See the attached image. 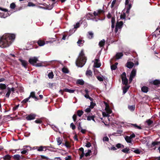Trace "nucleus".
<instances>
[{
	"mask_svg": "<svg viewBox=\"0 0 160 160\" xmlns=\"http://www.w3.org/2000/svg\"><path fill=\"white\" fill-rule=\"evenodd\" d=\"M15 36L13 34L6 33L0 38V47L5 48L9 47L15 39Z\"/></svg>",
	"mask_w": 160,
	"mask_h": 160,
	"instance_id": "nucleus-1",
	"label": "nucleus"
},
{
	"mask_svg": "<svg viewBox=\"0 0 160 160\" xmlns=\"http://www.w3.org/2000/svg\"><path fill=\"white\" fill-rule=\"evenodd\" d=\"M87 60V58L85 56L83 49H82L79 54L78 58L76 62V65L78 67H82L84 66Z\"/></svg>",
	"mask_w": 160,
	"mask_h": 160,
	"instance_id": "nucleus-2",
	"label": "nucleus"
},
{
	"mask_svg": "<svg viewBox=\"0 0 160 160\" xmlns=\"http://www.w3.org/2000/svg\"><path fill=\"white\" fill-rule=\"evenodd\" d=\"M102 104L105 107V111L102 112L103 117H109L110 116L109 114L111 113L112 112V110L110 108L108 104L105 101L103 102Z\"/></svg>",
	"mask_w": 160,
	"mask_h": 160,
	"instance_id": "nucleus-3",
	"label": "nucleus"
},
{
	"mask_svg": "<svg viewBox=\"0 0 160 160\" xmlns=\"http://www.w3.org/2000/svg\"><path fill=\"white\" fill-rule=\"evenodd\" d=\"M38 61V58L36 57H34L29 58L28 62L34 66Z\"/></svg>",
	"mask_w": 160,
	"mask_h": 160,
	"instance_id": "nucleus-4",
	"label": "nucleus"
},
{
	"mask_svg": "<svg viewBox=\"0 0 160 160\" xmlns=\"http://www.w3.org/2000/svg\"><path fill=\"white\" fill-rule=\"evenodd\" d=\"M32 98L35 100H38L39 99L36 96L35 92H32L30 93V95L29 97L24 99V100H29V99L31 98Z\"/></svg>",
	"mask_w": 160,
	"mask_h": 160,
	"instance_id": "nucleus-5",
	"label": "nucleus"
},
{
	"mask_svg": "<svg viewBox=\"0 0 160 160\" xmlns=\"http://www.w3.org/2000/svg\"><path fill=\"white\" fill-rule=\"evenodd\" d=\"M150 84L154 85L157 87H158L160 85V80L155 79L154 80H152L150 82Z\"/></svg>",
	"mask_w": 160,
	"mask_h": 160,
	"instance_id": "nucleus-6",
	"label": "nucleus"
},
{
	"mask_svg": "<svg viewBox=\"0 0 160 160\" xmlns=\"http://www.w3.org/2000/svg\"><path fill=\"white\" fill-rule=\"evenodd\" d=\"M75 91V90L74 89H70L68 88H65L63 89V90H60L59 91V92L61 93L62 94H63V92H67L70 93H73Z\"/></svg>",
	"mask_w": 160,
	"mask_h": 160,
	"instance_id": "nucleus-7",
	"label": "nucleus"
},
{
	"mask_svg": "<svg viewBox=\"0 0 160 160\" xmlns=\"http://www.w3.org/2000/svg\"><path fill=\"white\" fill-rule=\"evenodd\" d=\"M18 60L21 62L22 66L23 67L25 68H27L28 64V62L27 61L25 60H23L21 58L19 59Z\"/></svg>",
	"mask_w": 160,
	"mask_h": 160,
	"instance_id": "nucleus-8",
	"label": "nucleus"
},
{
	"mask_svg": "<svg viewBox=\"0 0 160 160\" xmlns=\"http://www.w3.org/2000/svg\"><path fill=\"white\" fill-rule=\"evenodd\" d=\"M36 115L34 114H31L27 116L26 119L28 120H33L35 118Z\"/></svg>",
	"mask_w": 160,
	"mask_h": 160,
	"instance_id": "nucleus-9",
	"label": "nucleus"
},
{
	"mask_svg": "<svg viewBox=\"0 0 160 160\" xmlns=\"http://www.w3.org/2000/svg\"><path fill=\"white\" fill-rule=\"evenodd\" d=\"M123 25V22L122 21L117 22L116 25V27L119 29H121L122 28Z\"/></svg>",
	"mask_w": 160,
	"mask_h": 160,
	"instance_id": "nucleus-10",
	"label": "nucleus"
},
{
	"mask_svg": "<svg viewBox=\"0 0 160 160\" xmlns=\"http://www.w3.org/2000/svg\"><path fill=\"white\" fill-rule=\"evenodd\" d=\"M134 65V63L132 62H127L126 64V66L129 68H132Z\"/></svg>",
	"mask_w": 160,
	"mask_h": 160,
	"instance_id": "nucleus-11",
	"label": "nucleus"
},
{
	"mask_svg": "<svg viewBox=\"0 0 160 160\" xmlns=\"http://www.w3.org/2000/svg\"><path fill=\"white\" fill-rule=\"evenodd\" d=\"M122 84L125 85H127L128 80L126 78V77H122Z\"/></svg>",
	"mask_w": 160,
	"mask_h": 160,
	"instance_id": "nucleus-12",
	"label": "nucleus"
},
{
	"mask_svg": "<svg viewBox=\"0 0 160 160\" xmlns=\"http://www.w3.org/2000/svg\"><path fill=\"white\" fill-rule=\"evenodd\" d=\"M38 45L39 46H42L45 44V42L44 41L42 40L41 39H39L37 42Z\"/></svg>",
	"mask_w": 160,
	"mask_h": 160,
	"instance_id": "nucleus-13",
	"label": "nucleus"
},
{
	"mask_svg": "<svg viewBox=\"0 0 160 160\" xmlns=\"http://www.w3.org/2000/svg\"><path fill=\"white\" fill-rule=\"evenodd\" d=\"M123 56V54L122 52L117 53L115 55V58L116 59H118L121 58Z\"/></svg>",
	"mask_w": 160,
	"mask_h": 160,
	"instance_id": "nucleus-14",
	"label": "nucleus"
},
{
	"mask_svg": "<svg viewBox=\"0 0 160 160\" xmlns=\"http://www.w3.org/2000/svg\"><path fill=\"white\" fill-rule=\"evenodd\" d=\"M126 6L127 9L126 13L128 14L129 13L130 10L132 6V4H128V5H126Z\"/></svg>",
	"mask_w": 160,
	"mask_h": 160,
	"instance_id": "nucleus-15",
	"label": "nucleus"
},
{
	"mask_svg": "<svg viewBox=\"0 0 160 160\" xmlns=\"http://www.w3.org/2000/svg\"><path fill=\"white\" fill-rule=\"evenodd\" d=\"M85 92H86V94H85L84 96L87 98H88L90 99V100H93V99L89 97L88 95V92L89 91L88 89H85Z\"/></svg>",
	"mask_w": 160,
	"mask_h": 160,
	"instance_id": "nucleus-16",
	"label": "nucleus"
},
{
	"mask_svg": "<svg viewBox=\"0 0 160 160\" xmlns=\"http://www.w3.org/2000/svg\"><path fill=\"white\" fill-rule=\"evenodd\" d=\"M84 42V40L79 39L77 42V43L78 45V46L82 47L83 46Z\"/></svg>",
	"mask_w": 160,
	"mask_h": 160,
	"instance_id": "nucleus-17",
	"label": "nucleus"
},
{
	"mask_svg": "<svg viewBox=\"0 0 160 160\" xmlns=\"http://www.w3.org/2000/svg\"><path fill=\"white\" fill-rule=\"evenodd\" d=\"M129 87L130 86H128V85H125V86L123 87V92L124 94L125 93L127 92Z\"/></svg>",
	"mask_w": 160,
	"mask_h": 160,
	"instance_id": "nucleus-18",
	"label": "nucleus"
},
{
	"mask_svg": "<svg viewBox=\"0 0 160 160\" xmlns=\"http://www.w3.org/2000/svg\"><path fill=\"white\" fill-rule=\"evenodd\" d=\"M86 75L88 77H92V71L90 70H88L86 72Z\"/></svg>",
	"mask_w": 160,
	"mask_h": 160,
	"instance_id": "nucleus-19",
	"label": "nucleus"
},
{
	"mask_svg": "<svg viewBox=\"0 0 160 160\" xmlns=\"http://www.w3.org/2000/svg\"><path fill=\"white\" fill-rule=\"evenodd\" d=\"M76 83L80 85H82L84 84V82L82 79H78Z\"/></svg>",
	"mask_w": 160,
	"mask_h": 160,
	"instance_id": "nucleus-20",
	"label": "nucleus"
},
{
	"mask_svg": "<svg viewBox=\"0 0 160 160\" xmlns=\"http://www.w3.org/2000/svg\"><path fill=\"white\" fill-rule=\"evenodd\" d=\"M136 70L135 69L133 68L132 70V71L131 72V73L130 74V76H132L133 77H134L136 75Z\"/></svg>",
	"mask_w": 160,
	"mask_h": 160,
	"instance_id": "nucleus-21",
	"label": "nucleus"
},
{
	"mask_svg": "<svg viewBox=\"0 0 160 160\" xmlns=\"http://www.w3.org/2000/svg\"><path fill=\"white\" fill-rule=\"evenodd\" d=\"M148 87L144 86L142 87L141 88L142 91L146 93L148 91Z\"/></svg>",
	"mask_w": 160,
	"mask_h": 160,
	"instance_id": "nucleus-22",
	"label": "nucleus"
},
{
	"mask_svg": "<svg viewBox=\"0 0 160 160\" xmlns=\"http://www.w3.org/2000/svg\"><path fill=\"white\" fill-rule=\"evenodd\" d=\"M105 43V40L103 39L102 40L99 42V45L100 47H102L104 46Z\"/></svg>",
	"mask_w": 160,
	"mask_h": 160,
	"instance_id": "nucleus-23",
	"label": "nucleus"
},
{
	"mask_svg": "<svg viewBox=\"0 0 160 160\" xmlns=\"http://www.w3.org/2000/svg\"><path fill=\"white\" fill-rule=\"evenodd\" d=\"M125 139L128 143H131V138L128 136H125Z\"/></svg>",
	"mask_w": 160,
	"mask_h": 160,
	"instance_id": "nucleus-24",
	"label": "nucleus"
},
{
	"mask_svg": "<svg viewBox=\"0 0 160 160\" xmlns=\"http://www.w3.org/2000/svg\"><path fill=\"white\" fill-rule=\"evenodd\" d=\"M88 38L89 39H91L93 37V33L92 32L89 31L88 32Z\"/></svg>",
	"mask_w": 160,
	"mask_h": 160,
	"instance_id": "nucleus-25",
	"label": "nucleus"
},
{
	"mask_svg": "<svg viewBox=\"0 0 160 160\" xmlns=\"http://www.w3.org/2000/svg\"><path fill=\"white\" fill-rule=\"evenodd\" d=\"M13 158L15 160H20L21 157L18 154L15 155L13 156Z\"/></svg>",
	"mask_w": 160,
	"mask_h": 160,
	"instance_id": "nucleus-26",
	"label": "nucleus"
},
{
	"mask_svg": "<svg viewBox=\"0 0 160 160\" xmlns=\"http://www.w3.org/2000/svg\"><path fill=\"white\" fill-rule=\"evenodd\" d=\"M7 86L4 84H0V89L1 90H3L6 88Z\"/></svg>",
	"mask_w": 160,
	"mask_h": 160,
	"instance_id": "nucleus-27",
	"label": "nucleus"
},
{
	"mask_svg": "<svg viewBox=\"0 0 160 160\" xmlns=\"http://www.w3.org/2000/svg\"><path fill=\"white\" fill-rule=\"evenodd\" d=\"M56 2H53L51 5L49 4V5L47 7L48 9V10H51L54 7V4H56Z\"/></svg>",
	"mask_w": 160,
	"mask_h": 160,
	"instance_id": "nucleus-28",
	"label": "nucleus"
},
{
	"mask_svg": "<svg viewBox=\"0 0 160 160\" xmlns=\"http://www.w3.org/2000/svg\"><path fill=\"white\" fill-rule=\"evenodd\" d=\"M95 117L94 116H89L87 117V119L88 121H90L91 120H92L93 121L95 122L94 118Z\"/></svg>",
	"mask_w": 160,
	"mask_h": 160,
	"instance_id": "nucleus-29",
	"label": "nucleus"
},
{
	"mask_svg": "<svg viewBox=\"0 0 160 160\" xmlns=\"http://www.w3.org/2000/svg\"><path fill=\"white\" fill-rule=\"evenodd\" d=\"M8 92L6 94L5 96L6 97L8 98L11 92V90H10V88H8Z\"/></svg>",
	"mask_w": 160,
	"mask_h": 160,
	"instance_id": "nucleus-30",
	"label": "nucleus"
},
{
	"mask_svg": "<svg viewBox=\"0 0 160 160\" xmlns=\"http://www.w3.org/2000/svg\"><path fill=\"white\" fill-rule=\"evenodd\" d=\"M62 72L65 73H68L69 72V71L68 69L67 68L63 67L62 69Z\"/></svg>",
	"mask_w": 160,
	"mask_h": 160,
	"instance_id": "nucleus-31",
	"label": "nucleus"
},
{
	"mask_svg": "<svg viewBox=\"0 0 160 160\" xmlns=\"http://www.w3.org/2000/svg\"><path fill=\"white\" fill-rule=\"evenodd\" d=\"M45 149V150H46V147H43L42 146H40L38 147V151H42L44 150V149Z\"/></svg>",
	"mask_w": 160,
	"mask_h": 160,
	"instance_id": "nucleus-32",
	"label": "nucleus"
},
{
	"mask_svg": "<svg viewBox=\"0 0 160 160\" xmlns=\"http://www.w3.org/2000/svg\"><path fill=\"white\" fill-rule=\"evenodd\" d=\"M94 67L97 68H99L101 66V64L98 62H94Z\"/></svg>",
	"mask_w": 160,
	"mask_h": 160,
	"instance_id": "nucleus-33",
	"label": "nucleus"
},
{
	"mask_svg": "<svg viewBox=\"0 0 160 160\" xmlns=\"http://www.w3.org/2000/svg\"><path fill=\"white\" fill-rule=\"evenodd\" d=\"M122 152L125 153H128L129 151V149L128 148H126L122 150Z\"/></svg>",
	"mask_w": 160,
	"mask_h": 160,
	"instance_id": "nucleus-34",
	"label": "nucleus"
},
{
	"mask_svg": "<svg viewBox=\"0 0 160 160\" xmlns=\"http://www.w3.org/2000/svg\"><path fill=\"white\" fill-rule=\"evenodd\" d=\"M77 112L78 115L79 117H80L83 113V111L82 110H78Z\"/></svg>",
	"mask_w": 160,
	"mask_h": 160,
	"instance_id": "nucleus-35",
	"label": "nucleus"
},
{
	"mask_svg": "<svg viewBox=\"0 0 160 160\" xmlns=\"http://www.w3.org/2000/svg\"><path fill=\"white\" fill-rule=\"evenodd\" d=\"M48 77L49 78L52 79L53 78V72H51L48 74Z\"/></svg>",
	"mask_w": 160,
	"mask_h": 160,
	"instance_id": "nucleus-36",
	"label": "nucleus"
},
{
	"mask_svg": "<svg viewBox=\"0 0 160 160\" xmlns=\"http://www.w3.org/2000/svg\"><path fill=\"white\" fill-rule=\"evenodd\" d=\"M96 78L97 79L99 80V81H103V77H101L99 76H96Z\"/></svg>",
	"mask_w": 160,
	"mask_h": 160,
	"instance_id": "nucleus-37",
	"label": "nucleus"
},
{
	"mask_svg": "<svg viewBox=\"0 0 160 160\" xmlns=\"http://www.w3.org/2000/svg\"><path fill=\"white\" fill-rule=\"evenodd\" d=\"M57 141L58 142V145H60L62 143V141L60 138H57Z\"/></svg>",
	"mask_w": 160,
	"mask_h": 160,
	"instance_id": "nucleus-38",
	"label": "nucleus"
},
{
	"mask_svg": "<svg viewBox=\"0 0 160 160\" xmlns=\"http://www.w3.org/2000/svg\"><path fill=\"white\" fill-rule=\"evenodd\" d=\"M11 157L9 155H7L3 157V159L4 160H9L10 159Z\"/></svg>",
	"mask_w": 160,
	"mask_h": 160,
	"instance_id": "nucleus-39",
	"label": "nucleus"
},
{
	"mask_svg": "<svg viewBox=\"0 0 160 160\" xmlns=\"http://www.w3.org/2000/svg\"><path fill=\"white\" fill-rule=\"evenodd\" d=\"M16 7V4L14 2L11 3L10 5V8L12 9H14Z\"/></svg>",
	"mask_w": 160,
	"mask_h": 160,
	"instance_id": "nucleus-40",
	"label": "nucleus"
},
{
	"mask_svg": "<svg viewBox=\"0 0 160 160\" xmlns=\"http://www.w3.org/2000/svg\"><path fill=\"white\" fill-rule=\"evenodd\" d=\"M128 108L131 111H133L135 109L134 105L129 106H128Z\"/></svg>",
	"mask_w": 160,
	"mask_h": 160,
	"instance_id": "nucleus-41",
	"label": "nucleus"
},
{
	"mask_svg": "<svg viewBox=\"0 0 160 160\" xmlns=\"http://www.w3.org/2000/svg\"><path fill=\"white\" fill-rule=\"evenodd\" d=\"M96 105L95 103L93 102H90V107L91 108H93L94 106H95Z\"/></svg>",
	"mask_w": 160,
	"mask_h": 160,
	"instance_id": "nucleus-42",
	"label": "nucleus"
},
{
	"mask_svg": "<svg viewBox=\"0 0 160 160\" xmlns=\"http://www.w3.org/2000/svg\"><path fill=\"white\" fill-rule=\"evenodd\" d=\"M97 11L98 12L99 15L101 13H103L104 12V11L103 10H101L100 9L98 10Z\"/></svg>",
	"mask_w": 160,
	"mask_h": 160,
	"instance_id": "nucleus-43",
	"label": "nucleus"
},
{
	"mask_svg": "<svg viewBox=\"0 0 160 160\" xmlns=\"http://www.w3.org/2000/svg\"><path fill=\"white\" fill-rule=\"evenodd\" d=\"M28 6L29 7H34L35 6V5L31 2H29L28 3Z\"/></svg>",
	"mask_w": 160,
	"mask_h": 160,
	"instance_id": "nucleus-44",
	"label": "nucleus"
},
{
	"mask_svg": "<svg viewBox=\"0 0 160 160\" xmlns=\"http://www.w3.org/2000/svg\"><path fill=\"white\" fill-rule=\"evenodd\" d=\"M91 152V151L90 150H88L87 152L85 154V156L86 157H88L90 155V154Z\"/></svg>",
	"mask_w": 160,
	"mask_h": 160,
	"instance_id": "nucleus-45",
	"label": "nucleus"
},
{
	"mask_svg": "<svg viewBox=\"0 0 160 160\" xmlns=\"http://www.w3.org/2000/svg\"><path fill=\"white\" fill-rule=\"evenodd\" d=\"M146 122H147V124H148V125H151L153 122V121H151L150 119H149L148 120H147L146 121Z\"/></svg>",
	"mask_w": 160,
	"mask_h": 160,
	"instance_id": "nucleus-46",
	"label": "nucleus"
},
{
	"mask_svg": "<svg viewBox=\"0 0 160 160\" xmlns=\"http://www.w3.org/2000/svg\"><path fill=\"white\" fill-rule=\"evenodd\" d=\"M126 17L125 13L123 12V13L120 16V18L121 19H124Z\"/></svg>",
	"mask_w": 160,
	"mask_h": 160,
	"instance_id": "nucleus-47",
	"label": "nucleus"
},
{
	"mask_svg": "<svg viewBox=\"0 0 160 160\" xmlns=\"http://www.w3.org/2000/svg\"><path fill=\"white\" fill-rule=\"evenodd\" d=\"M80 27V23L79 22H77L76 24L74 25V28H77Z\"/></svg>",
	"mask_w": 160,
	"mask_h": 160,
	"instance_id": "nucleus-48",
	"label": "nucleus"
},
{
	"mask_svg": "<svg viewBox=\"0 0 160 160\" xmlns=\"http://www.w3.org/2000/svg\"><path fill=\"white\" fill-rule=\"evenodd\" d=\"M111 69L112 70H115L117 68V66L114 64L111 66Z\"/></svg>",
	"mask_w": 160,
	"mask_h": 160,
	"instance_id": "nucleus-49",
	"label": "nucleus"
},
{
	"mask_svg": "<svg viewBox=\"0 0 160 160\" xmlns=\"http://www.w3.org/2000/svg\"><path fill=\"white\" fill-rule=\"evenodd\" d=\"M23 150L21 152V153L22 154H25L29 151V149H27L26 150Z\"/></svg>",
	"mask_w": 160,
	"mask_h": 160,
	"instance_id": "nucleus-50",
	"label": "nucleus"
},
{
	"mask_svg": "<svg viewBox=\"0 0 160 160\" xmlns=\"http://www.w3.org/2000/svg\"><path fill=\"white\" fill-rule=\"evenodd\" d=\"M132 125L136 128H137L139 129H141V127L138 126L136 124H132Z\"/></svg>",
	"mask_w": 160,
	"mask_h": 160,
	"instance_id": "nucleus-51",
	"label": "nucleus"
},
{
	"mask_svg": "<svg viewBox=\"0 0 160 160\" xmlns=\"http://www.w3.org/2000/svg\"><path fill=\"white\" fill-rule=\"evenodd\" d=\"M65 145L67 148H69L70 147L69 143L68 142H65Z\"/></svg>",
	"mask_w": 160,
	"mask_h": 160,
	"instance_id": "nucleus-52",
	"label": "nucleus"
},
{
	"mask_svg": "<svg viewBox=\"0 0 160 160\" xmlns=\"http://www.w3.org/2000/svg\"><path fill=\"white\" fill-rule=\"evenodd\" d=\"M70 127L73 130L74 129L76 128L75 125L73 123H71Z\"/></svg>",
	"mask_w": 160,
	"mask_h": 160,
	"instance_id": "nucleus-53",
	"label": "nucleus"
},
{
	"mask_svg": "<svg viewBox=\"0 0 160 160\" xmlns=\"http://www.w3.org/2000/svg\"><path fill=\"white\" fill-rule=\"evenodd\" d=\"M52 128L56 132H58V129L54 126H52Z\"/></svg>",
	"mask_w": 160,
	"mask_h": 160,
	"instance_id": "nucleus-54",
	"label": "nucleus"
},
{
	"mask_svg": "<svg viewBox=\"0 0 160 160\" xmlns=\"http://www.w3.org/2000/svg\"><path fill=\"white\" fill-rule=\"evenodd\" d=\"M116 0H113L112 1V3L111 5V8H113L115 4L116 3Z\"/></svg>",
	"mask_w": 160,
	"mask_h": 160,
	"instance_id": "nucleus-55",
	"label": "nucleus"
},
{
	"mask_svg": "<svg viewBox=\"0 0 160 160\" xmlns=\"http://www.w3.org/2000/svg\"><path fill=\"white\" fill-rule=\"evenodd\" d=\"M91 109L90 107L87 108L85 110V112H89L91 111Z\"/></svg>",
	"mask_w": 160,
	"mask_h": 160,
	"instance_id": "nucleus-56",
	"label": "nucleus"
},
{
	"mask_svg": "<svg viewBox=\"0 0 160 160\" xmlns=\"http://www.w3.org/2000/svg\"><path fill=\"white\" fill-rule=\"evenodd\" d=\"M109 140L108 138L107 137H103V141H108Z\"/></svg>",
	"mask_w": 160,
	"mask_h": 160,
	"instance_id": "nucleus-57",
	"label": "nucleus"
},
{
	"mask_svg": "<svg viewBox=\"0 0 160 160\" xmlns=\"http://www.w3.org/2000/svg\"><path fill=\"white\" fill-rule=\"evenodd\" d=\"M77 115L76 114H74L72 117V118L74 122H75L77 119Z\"/></svg>",
	"mask_w": 160,
	"mask_h": 160,
	"instance_id": "nucleus-58",
	"label": "nucleus"
},
{
	"mask_svg": "<svg viewBox=\"0 0 160 160\" xmlns=\"http://www.w3.org/2000/svg\"><path fill=\"white\" fill-rule=\"evenodd\" d=\"M35 122L37 123H42V121L40 119H38L35 120Z\"/></svg>",
	"mask_w": 160,
	"mask_h": 160,
	"instance_id": "nucleus-59",
	"label": "nucleus"
},
{
	"mask_svg": "<svg viewBox=\"0 0 160 160\" xmlns=\"http://www.w3.org/2000/svg\"><path fill=\"white\" fill-rule=\"evenodd\" d=\"M159 143V142H154L152 143V145L153 146H155L156 145H158Z\"/></svg>",
	"mask_w": 160,
	"mask_h": 160,
	"instance_id": "nucleus-60",
	"label": "nucleus"
},
{
	"mask_svg": "<svg viewBox=\"0 0 160 160\" xmlns=\"http://www.w3.org/2000/svg\"><path fill=\"white\" fill-rule=\"evenodd\" d=\"M28 148H30V147L28 146H24L23 147L22 150H26L27 149H27Z\"/></svg>",
	"mask_w": 160,
	"mask_h": 160,
	"instance_id": "nucleus-61",
	"label": "nucleus"
},
{
	"mask_svg": "<svg viewBox=\"0 0 160 160\" xmlns=\"http://www.w3.org/2000/svg\"><path fill=\"white\" fill-rule=\"evenodd\" d=\"M34 66L36 67L42 66V64L41 63H38L36 64Z\"/></svg>",
	"mask_w": 160,
	"mask_h": 160,
	"instance_id": "nucleus-62",
	"label": "nucleus"
},
{
	"mask_svg": "<svg viewBox=\"0 0 160 160\" xmlns=\"http://www.w3.org/2000/svg\"><path fill=\"white\" fill-rule=\"evenodd\" d=\"M93 14L94 16L96 17V16H98L99 14L98 13V12L97 11V12L96 11H94L93 13Z\"/></svg>",
	"mask_w": 160,
	"mask_h": 160,
	"instance_id": "nucleus-63",
	"label": "nucleus"
},
{
	"mask_svg": "<svg viewBox=\"0 0 160 160\" xmlns=\"http://www.w3.org/2000/svg\"><path fill=\"white\" fill-rule=\"evenodd\" d=\"M71 158V157L70 156H68L65 157V160H70Z\"/></svg>",
	"mask_w": 160,
	"mask_h": 160,
	"instance_id": "nucleus-64",
	"label": "nucleus"
}]
</instances>
